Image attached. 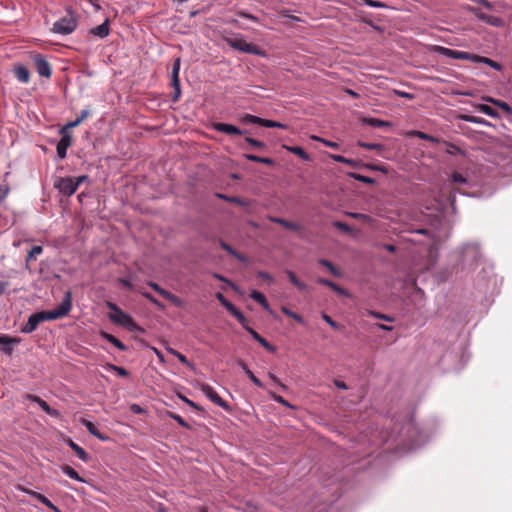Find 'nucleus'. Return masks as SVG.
I'll return each instance as SVG.
<instances>
[{
    "instance_id": "nucleus-53",
    "label": "nucleus",
    "mask_w": 512,
    "mask_h": 512,
    "mask_svg": "<svg viewBox=\"0 0 512 512\" xmlns=\"http://www.w3.org/2000/svg\"><path fill=\"white\" fill-rule=\"evenodd\" d=\"M169 352H170L171 354L175 355L181 363L186 364V365H188V364H189V362H188V360H187L186 356H185V355H183L182 353H180V352H178V351H176V350H174V349H169Z\"/></svg>"
},
{
    "instance_id": "nucleus-26",
    "label": "nucleus",
    "mask_w": 512,
    "mask_h": 512,
    "mask_svg": "<svg viewBox=\"0 0 512 512\" xmlns=\"http://www.w3.org/2000/svg\"><path fill=\"white\" fill-rule=\"evenodd\" d=\"M250 298H252L255 302L260 304L265 310L269 309L268 301L263 293H261L257 290H253L250 293Z\"/></svg>"
},
{
    "instance_id": "nucleus-15",
    "label": "nucleus",
    "mask_w": 512,
    "mask_h": 512,
    "mask_svg": "<svg viewBox=\"0 0 512 512\" xmlns=\"http://www.w3.org/2000/svg\"><path fill=\"white\" fill-rule=\"evenodd\" d=\"M27 399L36 402L42 409L45 411L48 415L57 417L59 415V412L53 408H51L46 401L41 399L39 396L28 394Z\"/></svg>"
},
{
    "instance_id": "nucleus-48",
    "label": "nucleus",
    "mask_w": 512,
    "mask_h": 512,
    "mask_svg": "<svg viewBox=\"0 0 512 512\" xmlns=\"http://www.w3.org/2000/svg\"><path fill=\"white\" fill-rule=\"evenodd\" d=\"M218 197L221 198V199H224L230 203H235V204H238V205H242L243 204V200L239 197H235V196H227V195H223V194H218Z\"/></svg>"
},
{
    "instance_id": "nucleus-23",
    "label": "nucleus",
    "mask_w": 512,
    "mask_h": 512,
    "mask_svg": "<svg viewBox=\"0 0 512 512\" xmlns=\"http://www.w3.org/2000/svg\"><path fill=\"white\" fill-rule=\"evenodd\" d=\"M286 275L288 276L289 281L300 291L306 292L308 290V286L299 280L296 274L290 270L286 271Z\"/></svg>"
},
{
    "instance_id": "nucleus-9",
    "label": "nucleus",
    "mask_w": 512,
    "mask_h": 512,
    "mask_svg": "<svg viewBox=\"0 0 512 512\" xmlns=\"http://www.w3.org/2000/svg\"><path fill=\"white\" fill-rule=\"evenodd\" d=\"M200 390L206 395V397L209 398L210 401H212L214 404L224 408V409H230L229 405L226 401H224L218 393L207 383L200 384Z\"/></svg>"
},
{
    "instance_id": "nucleus-41",
    "label": "nucleus",
    "mask_w": 512,
    "mask_h": 512,
    "mask_svg": "<svg viewBox=\"0 0 512 512\" xmlns=\"http://www.w3.org/2000/svg\"><path fill=\"white\" fill-rule=\"evenodd\" d=\"M358 145L364 149H367V150H377V151H381L383 149V145L382 144H378V143H367V142H358Z\"/></svg>"
},
{
    "instance_id": "nucleus-20",
    "label": "nucleus",
    "mask_w": 512,
    "mask_h": 512,
    "mask_svg": "<svg viewBox=\"0 0 512 512\" xmlns=\"http://www.w3.org/2000/svg\"><path fill=\"white\" fill-rule=\"evenodd\" d=\"M268 219L273 222L282 225L284 228L293 230V231H299L301 229V226L295 222H291L288 220H285L283 218H278L274 216H269Z\"/></svg>"
},
{
    "instance_id": "nucleus-49",
    "label": "nucleus",
    "mask_w": 512,
    "mask_h": 512,
    "mask_svg": "<svg viewBox=\"0 0 512 512\" xmlns=\"http://www.w3.org/2000/svg\"><path fill=\"white\" fill-rule=\"evenodd\" d=\"M413 135L417 136L418 138L420 139H423V140H427V141H431V142H437L438 140L433 137L432 135H429V134H426L424 132H421V131H414L413 132Z\"/></svg>"
},
{
    "instance_id": "nucleus-33",
    "label": "nucleus",
    "mask_w": 512,
    "mask_h": 512,
    "mask_svg": "<svg viewBox=\"0 0 512 512\" xmlns=\"http://www.w3.org/2000/svg\"><path fill=\"white\" fill-rule=\"evenodd\" d=\"M364 122L371 127L382 128L390 126V123L377 118H365Z\"/></svg>"
},
{
    "instance_id": "nucleus-16",
    "label": "nucleus",
    "mask_w": 512,
    "mask_h": 512,
    "mask_svg": "<svg viewBox=\"0 0 512 512\" xmlns=\"http://www.w3.org/2000/svg\"><path fill=\"white\" fill-rule=\"evenodd\" d=\"M90 110L84 109L81 111L80 115L73 121L68 122L65 126H63L60 132H68L69 129L75 128L79 126L85 119L90 116Z\"/></svg>"
},
{
    "instance_id": "nucleus-2",
    "label": "nucleus",
    "mask_w": 512,
    "mask_h": 512,
    "mask_svg": "<svg viewBox=\"0 0 512 512\" xmlns=\"http://www.w3.org/2000/svg\"><path fill=\"white\" fill-rule=\"evenodd\" d=\"M429 51L432 53H438V54H441L443 56L453 58V59L469 60L473 63H484L497 71H500L502 69V66L498 62H496L490 58L472 54V53L465 52V51L453 50V49L439 46V45H431L429 48Z\"/></svg>"
},
{
    "instance_id": "nucleus-31",
    "label": "nucleus",
    "mask_w": 512,
    "mask_h": 512,
    "mask_svg": "<svg viewBox=\"0 0 512 512\" xmlns=\"http://www.w3.org/2000/svg\"><path fill=\"white\" fill-rule=\"evenodd\" d=\"M61 470L63 471V473H65L71 479H74V480L79 481V482H85V480L71 466L63 465L61 467Z\"/></svg>"
},
{
    "instance_id": "nucleus-46",
    "label": "nucleus",
    "mask_w": 512,
    "mask_h": 512,
    "mask_svg": "<svg viewBox=\"0 0 512 512\" xmlns=\"http://www.w3.org/2000/svg\"><path fill=\"white\" fill-rule=\"evenodd\" d=\"M108 368L110 370L115 371L121 377H127L129 375V372L124 367H120V366H116V365H113V364H109Z\"/></svg>"
},
{
    "instance_id": "nucleus-40",
    "label": "nucleus",
    "mask_w": 512,
    "mask_h": 512,
    "mask_svg": "<svg viewBox=\"0 0 512 512\" xmlns=\"http://www.w3.org/2000/svg\"><path fill=\"white\" fill-rule=\"evenodd\" d=\"M330 157L336 161V162H339V163H344V164H347L351 167H355L356 166V162L352 159H348V158H345L344 156L342 155H330Z\"/></svg>"
},
{
    "instance_id": "nucleus-27",
    "label": "nucleus",
    "mask_w": 512,
    "mask_h": 512,
    "mask_svg": "<svg viewBox=\"0 0 512 512\" xmlns=\"http://www.w3.org/2000/svg\"><path fill=\"white\" fill-rule=\"evenodd\" d=\"M68 444L82 461L87 462L89 460L88 453L82 447L73 442L71 439L69 440Z\"/></svg>"
},
{
    "instance_id": "nucleus-14",
    "label": "nucleus",
    "mask_w": 512,
    "mask_h": 512,
    "mask_svg": "<svg viewBox=\"0 0 512 512\" xmlns=\"http://www.w3.org/2000/svg\"><path fill=\"white\" fill-rule=\"evenodd\" d=\"M214 129L218 132H222L229 135H243L245 133L238 127L227 123H216L214 124Z\"/></svg>"
},
{
    "instance_id": "nucleus-54",
    "label": "nucleus",
    "mask_w": 512,
    "mask_h": 512,
    "mask_svg": "<svg viewBox=\"0 0 512 512\" xmlns=\"http://www.w3.org/2000/svg\"><path fill=\"white\" fill-rule=\"evenodd\" d=\"M452 181L454 183H465L466 182V178L461 174V173H458V172H454L452 174Z\"/></svg>"
},
{
    "instance_id": "nucleus-3",
    "label": "nucleus",
    "mask_w": 512,
    "mask_h": 512,
    "mask_svg": "<svg viewBox=\"0 0 512 512\" xmlns=\"http://www.w3.org/2000/svg\"><path fill=\"white\" fill-rule=\"evenodd\" d=\"M87 178V176L72 177H59L54 182V187L65 196L73 195L78 189L79 185Z\"/></svg>"
},
{
    "instance_id": "nucleus-28",
    "label": "nucleus",
    "mask_w": 512,
    "mask_h": 512,
    "mask_svg": "<svg viewBox=\"0 0 512 512\" xmlns=\"http://www.w3.org/2000/svg\"><path fill=\"white\" fill-rule=\"evenodd\" d=\"M284 148L287 151H289V152L299 156L301 159H303L305 161H309L310 160L309 154L300 146H286L285 145Z\"/></svg>"
},
{
    "instance_id": "nucleus-59",
    "label": "nucleus",
    "mask_w": 512,
    "mask_h": 512,
    "mask_svg": "<svg viewBox=\"0 0 512 512\" xmlns=\"http://www.w3.org/2000/svg\"><path fill=\"white\" fill-rule=\"evenodd\" d=\"M238 15L242 18H246V19H249L251 21H254V22H258V18L250 13H247V12H244V11H239L238 12Z\"/></svg>"
},
{
    "instance_id": "nucleus-10",
    "label": "nucleus",
    "mask_w": 512,
    "mask_h": 512,
    "mask_svg": "<svg viewBox=\"0 0 512 512\" xmlns=\"http://www.w3.org/2000/svg\"><path fill=\"white\" fill-rule=\"evenodd\" d=\"M148 286L151 287L155 292H157L164 299H166L169 302H171L172 304H174L175 306H178V307L181 306L182 301H181V299L178 296H176V295L172 294L171 292L163 289L157 283L150 281V282H148Z\"/></svg>"
},
{
    "instance_id": "nucleus-4",
    "label": "nucleus",
    "mask_w": 512,
    "mask_h": 512,
    "mask_svg": "<svg viewBox=\"0 0 512 512\" xmlns=\"http://www.w3.org/2000/svg\"><path fill=\"white\" fill-rule=\"evenodd\" d=\"M107 306L113 312L109 315L113 323L126 327L129 330H133L136 327L133 318L121 310L116 304L108 302Z\"/></svg>"
},
{
    "instance_id": "nucleus-37",
    "label": "nucleus",
    "mask_w": 512,
    "mask_h": 512,
    "mask_svg": "<svg viewBox=\"0 0 512 512\" xmlns=\"http://www.w3.org/2000/svg\"><path fill=\"white\" fill-rule=\"evenodd\" d=\"M260 126L267 127V128H282V129L286 128L285 124H282L280 122L273 121V120L263 119V118L260 119Z\"/></svg>"
},
{
    "instance_id": "nucleus-34",
    "label": "nucleus",
    "mask_w": 512,
    "mask_h": 512,
    "mask_svg": "<svg viewBox=\"0 0 512 512\" xmlns=\"http://www.w3.org/2000/svg\"><path fill=\"white\" fill-rule=\"evenodd\" d=\"M220 246L222 249H224L225 251H227L230 255H232L233 257H235L236 259L240 260V261H244V257L242 254H240L239 252H237L234 248H232L229 244H227L226 242L224 241H220Z\"/></svg>"
},
{
    "instance_id": "nucleus-38",
    "label": "nucleus",
    "mask_w": 512,
    "mask_h": 512,
    "mask_svg": "<svg viewBox=\"0 0 512 512\" xmlns=\"http://www.w3.org/2000/svg\"><path fill=\"white\" fill-rule=\"evenodd\" d=\"M479 111L484 113L485 115H488V116L493 117V118H498L499 117L498 112L494 108H492L491 106L486 105V104H481L479 106Z\"/></svg>"
},
{
    "instance_id": "nucleus-35",
    "label": "nucleus",
    "mask_w": 512,
    "mask_h": 512,
    "mask_svg": "<svg viewBox=\"0 0 512 512\" xmlns=\"http://www.w3.org/2000/svg\"><path fill=\"white\" fill-rule=\"evenodd\" d=\"M244 156L246 159H248L249 161H252V162L262 163V164H267V165L273 164V160L271 158L260 157V156L254 155V154H245Z\"/></svg>"
},
{
    "instance_id": "nucleus-60",
    "label": "nucleus",
    "mask_w": 512,
    "mask_h": 512,
    "mask_svg": "<svg viewBox=\"0 0 512 512\" xmlns=\"http://www.w3.org/2000/svg\"><path fill=\"white\" fill-rule=\"evenodd\" d=\"M473 12L474 14L476 15V17L484 22L487 21V18L489 17L488 14L480 11L479 9H473Z\"/></svg>"
},
{
    "instance_id": "nucleus-52",
    "label": "nucleus",
    "mask_w": 512,
    "mask_h": 512,
    "mask_svg": "<svg viewBox=\"0 0 512 512\" xmlns=\"http://www.w3.org/2000/svg\"><path fill=\"white\" fill-rule=\"evenodd\" d=\"M170 417L175 420L180 426L182 427H185V428H188V424L186 423V421L178 414H175V413H170Z\"/></svg>"
},
{
    "instance_id": "nucleus-7",
    "label": "nucleus",
    "mask_w": 512,
    "mask_h": 512,
    "mask_svg": "<svg viewBox=\"0 0 512 512\" xmlns=\"http://www.w3.org/2000/svg\"><path fill=\"white\" fill-rule=\"evenodd\" d=\"M31 58L39 76L49 79L52 75V67L46 58L40 53L33 54Z\"/></svg>"
},
{
    "instance_id": "nucleus-22",
    "label": "nucleus",
    "mask_w": 512,
    "mask_h": 512,
    "mask_svg": "<svg viewBox=\"0 0 512 512\" xmlns=\"http://www.w3.org/2000/svg\"><path fill=\"white\" fill-rule=\"evenodd\" d=\"M101 337L105 340H107L108 342H110L112 345H114L116 348H118L120 351H126L127 350V346L121 342L118 338H116L115 336H113L112 334H109L107 332H104L102 331L100 333Z\"/></svg>"
},
{
    "instance_id": "nucleus-19",
    "label": "nucleus",
    "mask_w": 512,
    "mask_h": 512,
    "mask_svg": "<svg viewBox=\"0 0 512 512\" xmlns=\"http://www.w3.org/2000/svg\"><path fill=\"white\" fill-rule=\"evenodd\" d=\"M246 331L249 332L253 339L260 343L266 350L270 352L275 351V348L254 329H252L251 327H246Z\"/></svg>"
},
{
    "instance_id": "nucleus-17",
    "label": "nucleus",
    "mask_w": 512,
    "mask_h": 512,
    "mask_svg": "<svg viewBox=\"0 0 512 512\" xmlns=\"http://www.w3.org/2000/svg\"><path fill=\"white\" fill-rule=\"evenodd\" d=\"M81 424L88 430V432L95 436L97 439L101 440V441H106L108 440L109 438L105 435H103L99 430L98 428L95 426V424L87 419H81L80 420Z\"/></svg>"
},
{
    "instance_id": "nucleus-12",
    "label": "nucleus",
    "mask_w": 512,
    "mask_h": 512,
    "mask_svg": "<svg viewBox=\"0 0 512 512\" xmlns=\"http://www.w3.org/2000/svg\"><path fill=\"white\" fill-rule=\"evenodd\" d=\"M22 491L26 492L27 494L31 495L33 498H35L36 500H38L39 502H41L42 504H44L46 507H48L49 509H51L52 511L54 512H60V510L58 509V507H56L46 496H44L43 494L41 493H38L36 491H33V490H30V489H26V488H22Z\"/></svg>"
},
{
    "instance_id": "nucleus-11",
    "label": "nucleus",
    "mask_w": 512,
    "mask_h": 512,
    "mask_svg": "<svg viewBox=\"0 0 512 512\" xmlns=\"http://www.w3.org/2000/svg\"><path fill=\"white\" fill-rule=\"evenodd\" d=\"M62 134L61 139L57 143V155L59 158L64 159L67 154V149L72 145V135L69 132H60Z\"/></svg>"
},
{
    "instance_id": "nucleus-5",
    "label": "nucleus",
    "mask_w": 512,
    "mask_h": 512,
    "mask_svg": "<svg viewBox=\"0 0 512 512\" xmlns=\"http://www.w3.org/2000/svg\"><path fill=\"white\" fill-rule=\"evenodd\" d=\"M227 43L233 49L252 55H263L264 52L255 44L248 43L242 38L228 39Z\"/></svg>"
},
{
    "instance_id": "nucleus-21",
    "label": "nucleus",
    "mask_w": 512,
    "mask_h": 512,
    "mask_svg": "<svg viewBox=\"0 0 512 512\" xmlns=\"http://www.w3.org/2000/svg\"><path fill=\"white\" fill-rule=\"evenodd\" d=\"M109 19H106L102 24L91 29L90 33L99 38H105L109 35Z\"/></svg>"
},
{
    "instance_id": "nucleus-45",
    "label": "nucleus",
    "mask_w": 512,
    "mask_h": 512,
    "mask_svg": "<svg viewBox=\"0 0 512 512\" xmlns=\"http://www.w3.org/2000/svg\"><path fill=\"white\" fill-rule=\"evenodd\" d=\"M363 4L373 8H387L384 2L378 0H363Z\"/></svg>"
},
{
    "instance_id": "nucleus-64",
    "label": "nucleus",
    "mask_w": 512,
    "mask_h": 512,
    "mask_svg": "<svg viewBox=\"0 0 512 512\" xmlns=\"http://www.w3.org/2000/svg\"><path fill=\"white\" fill-rule=\"evenodd\" d=\"M349 215L358 220H366L369 218L367 215L361 213H350Z\"/></svg>"
},
{
    "instance_id": "nucleus-63",
    "label": "nucleus",
    "mask_w": 512,
    "mask_h": 512,
    "mask_svg": "<svg viewBox=\"0 0 512 512\" xmlns=\"http://www.w3.org/2000/svg\"><path fill=\"white\" fill-rule=\"evenodd\" d=\"M9 189L7 186L0 185V202L7 196Z\"/></svg>"
},
{
    "instance_id": "nucleus-47",
    "label": "nucleus",
    "mask_w": 512,
    "mask_h": 512,
    "mask_svg": "<svg viewBox=\"0 0 512 512\" xmlns=\"http://www.w3.org/2000/svg\"><path fill=\"white\" fill-rule=\"evenodd\" d=\"M215 296L217 300L221 303V305H223L227 309V311L233 306V304L230 301H228L222 293L218 292L216 293Z\"/></svg>"
},
{
    "instance_id": "nucleus-57",
    "label": "nucleus",
    "mask_w": 512,
    "mask_h": 512,
    "mask_svg": "<svg viewBox=\"0 0 512 512\" xmlns=\"http://www.w3.org/2000/svg\"><path fill=\"white\" fill-rule=\"evenodd\" d=\"M257 276L261 279H263L264 281H267V282H273V277L267 273V272H264V271H259L257 273Z\"/></svg>"
},
{
    "instance_id": "nucleus-1",
    "label": "nucleus",
    "mask_w": 512,
    "mask_h": 512,
    "mask_svg": "<svg viewBox=\"0 0 512 512\" xmlns=\"http://www.w3.org/2000/svg\"><path fill=\"white\" fill-rule=\"evenodd\" d=\"M72 308V293L67 291L61 304L54 310L41 311L30 315L27 323L21 328L22 333H32L44 321L56 320L69 314Z\"/></svg>"
},
{
    "instance_id": "nucleus-51",
    "label": "nucleus",
    "mask_w": 512,
    "mask_h": 512,
    "mask_svg": "<svg viewBox=\"0 0 512 512\" xmlns=\"http://www.w3.org/2000/svg\"><path fill=\"white\" fill-rule=\"evenodd\" d=\"M486 23L492 25V26H495V27H499L502 25V19L499 18V17H496V16H491L489 15V17L487 18V21Z\"/></svg>"
},
{
    "instance_id": "nucleus-62",
    "label": "nucleus",
    "mask_w": 512,
    "mask_h": 512,
    "mask_svg": "<svg viewBox=\"0 0 512 512\" xmlns=\"http://www.w3.org/2000/svg\"><path fill=\"white\" fill-rule=\"evenodd\" d=\"M464 120L471 122V123H482L483 119L476 117V116H464Z\"/></svg>"
},
{
    "instance_id": "nucleus-25",
    "label": "nucleus",
    "mask_w": 512,
    "mask_h": 512,
    "mask_svg": "<svg viewBox=\"0 0 512 512\" xmlns=\"http://www.w3.org/2000/svg\"><path fill=\"white\" fill-rule=\"evenodd\" d=\"M317 282L319 284L329 287L330 289H332L334 292H336L339 295H346V291L342 287H340L338 284H336L328 279L318 278Z\"/></svg>"
},
{
    "instance_id": "nucleus-29",
    "label": "nucleus",
    "mask_w": 512,
    "mask_h": 512,
    "mask_svg": "<svg viewBox=\"0 0 512 512\" xmlns=\"http://www.w3.org/2000/svg\"><path fill=\"white\" fill-rule=\"evenodd\" d=\"M318 263L320 265L326 267L333 276H335V277H341L342 276V272L340 271V269L337 268L336 266H334V264L332 262H330L329 260L320 259L318 261Z\"/></svg>"
},
{
    "instance_id": "nucleus-32",
    "label": "nucleus",
    "mask_w": 512,
    "mask_h": 512,
    "mask_svg": "<svg viewBox=\"0 0 512 512\" xmlns=\"http://www.w3.org/2000/svg\"><path fill=\"white\" fill-rule=\"evenodd\" d=\"M487 101L491 102L495 106L501 108L507 115H512V108L510 105L504 101L488 98Z\"/></svg>"
},
{
    "instance_id": "nucleus-30",
    "label": "nucleus",
    "mask_w": 512,
    "mask_h": 512,
    "mask_svg": "<svg viewBox=\"0 0 512 512\" xmlns=\"http://www.w3.org/2000/svg\"><path fill=\"white\" fill-rule=\"evenodd\" d=\"M228 311L237 319V321L243 326L245 330L246 327H249L246 317L239 309L235 307V305H233Z\"/></svg>"
},
{
    "instance_id": "nucleus-56",
    "label": "nucleus",
    "mask_w": 512,
    "mask_h": 512,
    "mask_svg": "<svg viewBox=\"0 0 512 512\" xmlns=\"http://www.w3.org/2000/svg\"><path fill=\"white\" fill-rule=\"evenodd\" d=\"M370 315H372L373 317L377 318V319H381V320H385V321H393V319L390 317V316H387L385 314H382V313H379V312H369Z\"/></svg>"
},
{
    "instance_id": "nucleus-24",
    "label": "nucleus",
    "mask_w": 512,
    "mask_h": 512,
    "mask_svg": "<svg viewBox=\"0 0 512 512\" xmlns=\"http://www.w3.org/2000/svg\"><path fill=\"white\" fill-rule=\"evenodd\" d=\"M238 364L243 369V371L246 373V375L249 377V379L257 387H259V388H263L264 387L262 381L253 374V372L248 368V366L246 365V363L244 361L239 360Z\"/></svg>"
},
{
    "instance_id": "nucleus-42",
    "label": "nucleus",
    "mask_w": 512,
    "mask_h": 512,
    "mask_svg": "<svg viewBox=\"0 0 512 512\" xmlns=\"http://www.w3.org/2000/svg\"><path fill=\"white\" fill-rule=\"evenodd\" d=\"M311 139L315 140V141H318V142H321L323 143L325 146L327 147H330V148H333V149H338L339 148V144L336 143V142H333V141H329V140H326L324 138H321L319 136H312Z\"/></svg>"
},
{
    "instance_id": "nucleus-61",
    "label": "nucleus",
    "mask_w": 512,
    "mask_h": 512,
    "mask_svg": "<svg viewBox=\"0 0 512 512\" xmlns=\"http://www.w3.org/2000/svg\"><path fill=\"white\" fill-rule=\"evenodd\" d=\"M212 276L219 281H222L230 286H233L232 282L229 279H227L226 277L222 276L219 273H213Z\"/></svg>"
},
{
    "instance_id": "nucleus-43",
    "label": "nucleus",
    "mask_w": 512,
    "mask_h": 512,
    "mask_svg": "<svg viewBox=\"0 0 512 512\" xmlns=\"http://www.w3.org/2000/svg\"><path fill=\"white\" fill-rule=\"evenodd\" d=\"M260 117H257V116H254V115H251V114H246L243 118H242V122L245 123V124H258L260 125Z\"/></svg>"
},
{
    "instance_id": "nucleus-36",
    "label": "nucleus",
    "mask_w": 512,
    "mask_h": 512,
    "mask_svg": "<svg viewBox=\"0 0 512 512\" xmlns=\"http://www.w3.org/2000/svg\"><path fill=\"white\" fill-rule=\"evenodd\" d=\"M43 252V247L40 245L33 246L32 249L29 251V253L26 256V263H29L36 259V257Z\"/></svg>"
},
{
    "instance_id": "nucleus-13",
    "label": "nucleus",
    "mask_w": 512,
    "mask_h": 512,
    "mask_svg": "<svg viewBox=\"0 0 512 512\" xmlns=\"http://www.w3.org/2000/svg\"><path fill=\"white\" fill-rule=\"evenodd\" d=\"M20 341V338L17 337L0 336V344L2 345L1 350L7 355H11L13 352L12 345L18 344Z\"/></svg>"
},
{
    "instance_id": "nucleus-50",
    "label": "nucleus",
    "mask_w": 512,
    "mask_h": 512,
    "mask_svg": "<svg viewBox=\"0 0 512 512\" xmlns=\"http://www.w3.org/2000/svg\"><path fill=\"white\" fill-rule=\"evenodd\" d=\"M245 141L250 144L252 147H255V148H265L266 145L264 142H261L259 140H256L254 138H251V137H247L245 139Z\"/></svg>"
},
{
    "instance_id": "nucleus-55",
    "label": "nucleus",
    "mask_w": 512,
    "mask_h": 512,
    "mask_svg": "<svg viewBox=\"0 0 512 512\" xmlns=\"http://www.w3.org/2000/svg\"><path fill=\"white\" fill-rule=\"evenodd\" d=\"M322 319L327 323L329 324L333 329H337L338 328V324L327 314L323 313L322 314Z\"/></svg>"
},
{
    "instance_id": "nucleus-18",
    "label": "nucleus",
    "mask_w": 512,
    "mask_h": 512,
    "mask_svg": "<svg viewBox=\"0 0 512 512\" xmlns=\"http://www.w3.org/2000/svg\"><path fill=\"white\" fill-rule=\"evenodd\" d=\"M13 72L19 82L26 84L30 81V72L25 66L16 65Z\"/></svg>"
},
{
    "instance_id": "nucleus-8",
    "label": "nucleus",
    "mask_w": 512,
    "mask_h": 512,
    "mask_svg": "<svg viewBox=\"0 0 512 512\" xmlns=\"http://www.w3.org/2000/svg\"><path fill=\"white\" fill-rule=\"evenodd\" d=\"M180 65H181L180 58H177L173 63L172 71H171V86L174 89V93L172 96L173 102H177L181 96L180 79H179Z\"/></svg>"
},
{
    "instance_id": "nucleus-6",
    "label": "nucleus",
    "mask_w": 512,
    "mask_h": 512,
    "mask_svg": "<svg viewBox=\"0 0 512 512\" xmlns=\"http://www.w3.org/2000/svg\"><path fill=\"white\" fill-rule=\"evenodd\" d=\"M76 26V18L72 14H69L54 23L53 31L62 35H67L72 33L76 29Z\"/></svg>"
},
{
    "instance_id": "nucleus-44",
    "label": "nucleus",
    "mask_w": 512,
    "mask_h": 512,
    "mask_svg": "<svg viewBox=\"0 0 512 512\" xmlns=\"http://www.w3.org/2000/svg\"><path fill=\"white\" fill-rule=\"evenodd\" d=\"M141 294L147 299L149 300L152 304H154L155 306L163 309L164 308V305L159 302L151 293L149 292H144V291H141Z\"/></svg>"
},
{
    "instance_id": "nucleus-39",
    "label": "nucleus",
    "mask_w": 512,
    "mask_h": 512,
    "mask_svg": "<svg viewBox=\"0 0 512 512\" xmlns=\"http://www.w3.org/2000/svg\"><path fill=\"white\" fill-rule=\"evenodd\" d=\"M281 310H282V312H283L286 316H288V317H290V318H292V319L296 320L298 323H300V324H303V323H304V319H303V317H302L301 315H299V314H297V313H295V312L291 311L290 309H288V308H286V307H282V309H281Z\"/></svg>"
},
{
    "instance_id": "nucleus-58",
    "label": "nucleus",
    "mask_w": 512,
    "mask_h": 512,
    "mask_svg": "<svg viewBox=\"0 0 512 512\" xmlns=\"http://www.w3.org/2000/svg\"><path fill=\"white\" fill-rule=\"evenodd\" d=\"M334 226L344 232H350L351 231V228L346 224V223H343V222H340V221H336L334 222Z\"/></svg>"
}]
</instances>
